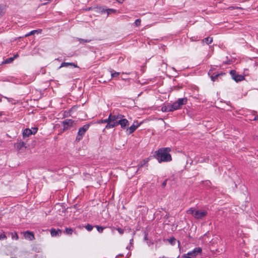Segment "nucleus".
Wrapping results in <instances>:
<instances>
[{"label":"nucleus","mask_w":258,"mask_h":258,"mask_svg":"<svg viewBox=\"0 0 258 258\" xmlns=\"http://www.w3.org/2000/svg\"><path fill=\"white\" fill-rule=\"evenodd\" d=\"M219 76V74H217L215 76H212L211 77V80L213 81H215L216 79L218 78V77Z\"/></svg>","instance_id":"obj_33"},{"label":"nucleus","mask_w":258,"mask_h":258,"mask_svg":"<svg viewBox=\"0 0 258 258\" xmlns=\"http://www.w3.org/2000/svg\"><path fill=\"white\" fill-rule=\"evenodd\" d=\"M171 151L170 148H163L159 149L155 152L156 158L159 163L162 162H169L172 160V157L169 152Z\"/></svg>","instance_id":"obj_1"},{"label":"nucleus","mask_w":258,"mask_h":258,"mask_svg":"<svg viewBox=\"0 0 258 258\" xmlns=\"http://www.w3.org/2000/svg\"><path fill=\"white\" fill-rule=\"evenodd\" d=\"M7 238V236L3 232H0V240H5Z\"/></svg>","instance_id":"obj_21"},{"label":"nucleus","mask_w":258,"mask_h":258,"mask_svg":"<svg viewBox=\"0 0 258 258\" xmlns=\"http://www.w3.org/2000/svg\"><path fill=\"white\" fill-rule=\"evenodd\" d=\"M25 144L24 142L20 141L15 144V147L18 150H20L25 147Z\"/></svg>","instance_id":"obj_11"},{"label":"nucleus","mask_w":258,"mask_h":258,"mask_svg":"<svg viewBox=\"0 0 258 258\" xmlns=\"http://www.w3.org/2000/svg\"><path fill=\"white\" fill-rule=\"evenodd\" d=\"M203 41L205 42L207 44H209L213 41V38L211 37H207L205 38Z\"/></svg>","instance_id":"obj_19"},{"label":"nucleus","mask_w":258,"mask_h":258,"mask_svg":"<svg viewBox=\"0 0 258 258\" xmlns=\"http://www.w3.org/2000/svg\"><path fill=\"white\" fill-rule=\"evenodd\" d=\"M121 115H115L110 113L108 117V122L105 126V129H109L113 128L118 125V121L120 119Z\"/></svg>","instance_id":"obj_2"},{"label":"nucleus","mask_w":258,"mask_h":258,"mask_svg":"<svg viewBox=\"0 0 258 258\" xmlns=\"http://www.w3.org/2000/svg\"><path fill=\"white\" fill-rule=\"evenodd\" d=\"M233 79L236 82H239L243 80L244 79V77L242 75H235V76L233 77Z\"/></svg>","instance_id":"obj_16"},{"label":"nucleus","mask_w":258,"mask_h":258,"mask_svg":"<svg viewBox=\"0 0 258 258\" xmlns=\"http://www.w3.org/2000/svg\"><path fill=\"white\" fill-rule=\"evenodd\" d=\"M141 20L140 19H137L135 22V24L137 26H139L141 25Z\"/></svg>","instance_id":"obj_32"},{"label":"nucleus","mask_w":258,"mask_h":258,"mask_svg":"<svg viewBox=\"0 0 258 258\" xmlns=\"http://www.w3.org/2000/svg\"><path fill=\"white\" fill-rule=\"evenodd\" d=\"M148 160L147 159H145L143 161V162L140 164H139L138 167V169L140 168L141 167H142L143 166V165H145L146 164H147L148 163Z\"/></svg>","instance_id":"obj_26"},{"label":"nucleus","mask_w":258,"mask_h":258,"mask_svg":"<svg viewBox=\"0 0 258 258\" xmlns=\"http://www.w3.org/2000/svg\"><path fill=\"white\" fill-rule=\"evenodd\" d=\"M177 242H178V247H180V242L179 241H178Z\"/></svg>","instance_id":"obj_43"},{"label":"nucleus","mask_w":258,"mask_h":258,"mask_svg":"<svg viewBox=\"0 0 258 258\" xmlns=\"http://www.w3.org/2000/svg\"><path fill=\"white\" fill-rule=\"evenodd\" d=\"M116 230L120 234H122L124 233V230L123 229L117 228Z\"/></svg>","instance_id":"obj_34"},{"label":"nucleus","mask_w":258,"mask_h":258,"mask_svg":"<svg viewBox=\"0 0 258 258\" xmlns=\"http://www.w3.org/2000/svg\"><path fill=\"white\" fill-rule=\"evenodd\" d=\"M166 185V180L164 181L163 183H162V186L163 187H165Z\"/></svg>","instance_id":"obj_39"},{"label":"nucleus","mask_w":258,"mask_h":258,"mask_svg":"<svg viewBox=\"0 0 258 258\" xmlns=\"http://www.w3.org/2000/svg\"><path fill=\"white\" fill-rule=\"evenodd\" d=\"M199 162H200V163H202L204 161V160H200V159H199L198 160H197Z\"/></svg>","instance_id":"obj_41"},{"label":"nucleus","mask_w":258,"mask_h":258,"mask_svg":"<svg viewBox=\"0 0 258 258\" xmlns=\"http://www.w3.org/2000/svg\"><path fill=\"white\" fill-rule=\"evenodd\" d=\"M24 238L26 239H28L29 240L32 241L35 239V236L32 232H30L29 231H27L23 232Z\"/></svg>","instance_id":"obj_10"},{"label":"nucleus","mask_w":258,"mask_h":258,"mask_svg":"<svg viewBox=\"0 0 258 258\" xmlns=\"http://www.w3.org/2000/svg\"><path fill=\"white\" fill-rule=\"evenodd\" d=\"M68 66H73L75 68H77L78 66L76 65L75 63L72 62H62L61 63L59 68H62V67H66Z\"/></svg>","instance_id":"obj_12"},{"label":"nucleus","mask_w":258,"mask_h":258,"mask_svg":"<svg viewBox=\"0 0 258 258\" xmlns=\"http://www.w3.org/2000/svg\"><path fill=\"white\" fill-rule=\"evenodd\" d=\"M61 233V230L58 229L56 230L55 229H51L50 231V233L52 236H56L57 235H59Z\"/></svg>","instance_id":"obj_15"},{"label":"nucleus","mask_w":258,"mask_h":258,"mask_svg":"<svg viewBox=\"0 0 258 258\" xmlns=\"http://www.w3.org/2000/svg\"><path fill=\"white\" fill-rule=\"evenodd\" d=\"M12 238L13 239L17 240L19 239V236L16 232H12L11 233Z\"/></svg>","instance_id":"obj_20"},{"label":"nucleus","mask_w":258,"mask_h":258,"mask_svg":"<svg viewBox=\"0 0 258 258\" xmlns=\"http://www.w3.org/2000/svg\"><path fill=\"white\" fill-rule=\"evenodd\" d=\"M202 251V249L201 247H196L192 251L183 255L182 257L184 258H195L198 254H201Z\"/></svg>","instance_id":"obj_5"},{"label":"nucleus","mask_w":258,"mask_h":258,"mask_svg":"<svg viewBox=\"0 0 258 258\" xmlns=\"http://www.w3.org/2000/svg\"><path fill=\"white\" fill-rule=\"evenodd\" d=\"M18 56V55L16 54L15 55H14V56L13 57H14V59H15V58H17Z\"/></svg>","instance_id":"obj_42"},{"label":"nucleus","mask_w":258,"mask_h":258,"mask_svg":"<svg viewBox=\"0 0 258 258\" xmlns=\"http://www.w3.org/2000/svg\"><path fill=\"white\" fill-rule=\"evenodd\" d=\"M107 14H110L111 12H114L115 10H113V9H108V10H107Z\"/></svg>","instance_id":"obj_37"},{"label":"nucleus","mask_w":258,"mask_h":258,"mask_svg":"<svg viewBox=\"0 0 258 258\" xmlns=\"http://www.w3.org/2000/svg\"><path fill=\"white\" fill-rule=\"evenodd\" d=\"M73 229L71 228H66V232L68 234L71 235L73 233Z\"/></svg>","instance_id":"obj_28"},{"label":"nucleus","mask_w":258,"mask_h":258,"mask_svg":"<svg viewBox=\"0 0 258 258\" xmlns=\"http://www.w3.org/2000/svg\"><path fill=\"white\" fill-rule=\"evenodd\" d=\"M32 135L31 130L29 128H26L23 132V137H28Z\"/></svg>","instance_id":"obj_13"},{"label":"nucleus","mask_w":258,"mask_h":258,"mask_svg":"<svg viewBox=\"0 0 258 258\" xmlns=\"http://www.w3.org/2000/svg\"><path fill=\"white\" fill-rule=\"evenodd\" d=\"M161 110L163 112H171V109L170 108V104H167L162 107Z\"/></svg>","instance_id":"obj_14"},{"label":"nucleus","mask_w":258,"mask_h":258,"mask_svg":"<svg viewBox=\"0 0 258 258\" xmlns=\"http://www.w3.org/2000/svg\"><path fill=\"white\" fill-rule=\"evenodd\" d=\"M85 42H89V41H87V40H85L84 41Z\"/></svg>","instance_id":"obj_44"},{"label":"nucleus","mask_w":258,"mask_h":258,"mask_svg":"<svg viewBox=\"0 0 258 258\" xmlns=\"http://www.w3.org/2000/svg\"><path fill=\"white\" fill-rule=\"evenodd\" d=\"M108 118L107 119H101V120H98L97 123H99V124H101V123H107L108 124Z\"/></svg>","instance_id":"obj_23"},{"label":"nucleus","mask_w":258,"mask_h":258,"mask_svg":"<svg viewBox=\"0 0 258 258\" xmlns=\"http://www.w3.org/2000/svg\"><path fill=\"white\" fill-rule=\"evenodd\" d=\"M37 31H38L37 30H33V31H31L30 32H29V33L26 34L25 37H28L30 35H33L34 33H35L36 32H37Z\"/></svg>","instance_id":"obj_31"},{"label":"nucleus","mask_w":258,"mask_h":258,"mask_svg":"<svg viewBox=\"0 0 258 258\" xmlns=\"http://www.w3.org/2000/svg\"><path fill=\"white\" fill-rule=\"evenodd\" d=\"M253 120L258 122V114L254 117Z\"/></svg>","instance_id":"obj_38"},{"label":"nucleus","mask_w":258,"mask_h":258,"mask_svg":"<svg viewBox=\"0 0 258 258\" xmlns=\"http://www.w3.org/2000/svg\"><path fill=\"white\" fill-rule=\"evenodd\" d=\"M14 57H10V58L7 59L5 60V62L6 63H9L12 62L14 60Z\"/></svg>","instance_id":"obj_27"},{"label":"nucleus","mask_w":258,"mask_h":258,"mask_svg":"<svg viewBox=\"0 0 258 258\" xmlns=\"http://www.w3.org/2000/svg\"><path fill=\"white\" fill-rule=\"evenodd\" d=\"M235 74H236V72L235 71L232 70L230 71V74L232 75L233 78V77L235 76Z\"/></svg>","instance_id":"obj_36"},{"label":"nucleus","mask_w":258,"mask_h":258,"mask_svg":"<svg viewBox=\"0 0 258 258\" xmlns=\"http://www.w3.org/2000/svg\"><path fill=\"white\" fill-rule=\"evenodd\" d=\"M119 3H122L124 0H116Z\"/></svg>","instance_id":"obj_40"},{"label":"nucleus","mask_w":258,"mask_h":258,"mask_svg":"<svg viewBox=\"0 0 258 258\" xmlns=\"http://www.w3.org/2000/svg\"><path fill=\"white\" fill-rule=\"evenodd\" d=\"M169 242L172 245H175L176 242V239L174 237H171L168 240Z\"/></svg>","instance_id":"obj_22"},{"label":"nucleus","mask_w":258,"mask_h":258,"mask_svg":"<svg viewBox=\"0 0 258 258\" xmlns=\"http://www.w3.org/2000/svg\"><path fill=\"white\" fill-rule=\"evenodd\" d=\"M141 123H139L138 121L134 122V123L130 127L126 128L125 132L127 135H130L134 133L137 128L140 125Z\"/></svg>","instance_id":"obj_7"},{"label":"nucleus","mask_w":258,"mask_h":258,"mask_svg":"<svg viewBox=\"0 0 258 258\" xmlns=\"http://www.w3.org/2000/svg\"><path fill=\"white\" fill-rule=\"evenodd\" d=\"M96 227L98 231L100 233H102L104 229V227L99 226H96Z\"/></svg>","instance_id":"obj_29"},{"label":"nucleus","mask_w":258,"mask_h":258,"mask_svg":"<svg viewBox=\"0 0 258 258\" xmlns=\"http://www.w3.org/2000/svg\"><path fill=\"white\" fill-rule=\"evenodd\" d=\"M118 125H120V127L122 129L126 128V126L128 125L129 122L125 118H122V117H120L119 120L118 121Z\"/></svg>","instance_id":"obj_9"},{"label":"nucleus","mask_w":258,"mask_h":258,"mask_svg":"<svg viewBox=\"0 0 258 258\" xmlns=\"http://www.w3.org/2000/svg\"><path fill=\"white\" fill-rule=\"evenodd\" d=\"M74 121L72 119H66L62 122L63 130H68L73 126Z\"/></svg>","instance_id":"obj_8"},{"label":"nucleus","mask_w":258,"mask_h":258,"mask_svg":"<svg viewBox=\"0 0 258 258\" xmlns=\"http://www.w3.org/2000/svg\"><path fill=\"white\" fill-rule=\"evenodd\" d=\"M148 160L147 159H145L143 161V162L140 164H139L138 167V169L140 168L141 167H142L143 166V165H145L146 164H147L148 163Z\"/></svg>","instance_id":"obj_24"},{"label":"nucleus","mask_w":258,"mask_h":258,"mask_svg":"<svg viewBox=\"0 0 258 258\" xmlns=\"http://www.w3.org/2000/svg\"><path fill=\"white\" fill-rule=\"evenodd\" d=\"M187 102L186 98H180L176 102H175L172 104H170V108L171 111H174L179 109L181 108V106L186 104Z\"/></svg>","instance_id":"obj_6"},{"label":"nucleus","mask_w":258,"mask_h":258,"mask_svg":"<svg viewBox=\"0 0 258 258\" xmlns=\"http://www.w3.org/2000/svg\"><path fill=\"white\" fill-rule=\"evenodd\" d=\"M110 73H111V75L112 78L117 77L120 74V73L116 72L114 70H112L110 71Z\"/></svg>","instance_id":"obj_17"},{"label":"nucleus","mask_w":258,"mask_h":258,"mask_svg":"<svg viewBox=\"0 0 258 258\" xmlns=\"http://www.w3.org/2000/svg\"><path fill=\"white\" fill-rule=\"evenodd\" d=\"M85 228L87 230L90 231L93 229V227L90 224H88L86 226Z\"/></svg>","instance_id":"obj_30"},{"label":"nucleus","mask_w":258,"mask_h":258,"mask_svg":"<svg viewBox=\"0 0 258 258\" xmlns=\"http://www.w3.org/2000/svg\"><path fill=\"white\" fill-rule=\"evenodd\" d=\"M187 214L192 215L197 219H202L205 217L207 212L205 210H198L195 208H191L186 211Z\"/></svg>","instance_id":"obj_3"},{"label":"nucleus","mask_w":258,"mask_h":258,"mask_svg":"<svg viewBox=\"0 0 258 258\" xmlns=\"http://www.w3.org/2000/svg\"><path fill=\"white\" fill-rule=\"evenodd\" d=\"M31 130L32 135H34L37 132V128H32Z\"/></svg>","instance_id":"obj_35"},{"label":"nucleus","mask_w":258,"mask_h":258,"mask_svg":"<svg viewBox=\"0 0 258 258\" xmlns=\"http://www.w3.org/2000/svg\"><path fill=\"white\" fill-rule=\"evenodd\" d=\"M89 127L90 124H86L79 129L76 138V142H79L83 139L86 132L89 130Z\"/></svg>","instance_id":"obj_4"},{"label":"nucleus","mask_w":258,"mask_h":258,"mask_svg":"<svg viewBox=\"0 0 258 258\" xmlns=\"http://www.w3.org/2000/svg\"><path fill=\"white\" fill-rule=\"evenodd\" d=\"M148 160L147 159H145L143 161V162L140 164H139L138 167V169L140 168L141 167H142L143 166V165H145L146 164H147L148 163Z\"/></svg>","instance_id":"obj_25"},{"label":"nucleus","mask_w":258,"mask_h":258,"mask_svg":"<svg viewBox=\"0 0 258 258\" xmlns=\"http://www.w3.org/2000/svg\"><path fill=\"white\" fill-rule=\"evenodd\" d=\"M6 10L4 6H0V17H2L5 13Z\"/></svg>","instance_id":"obj_18"}]
</instances>
